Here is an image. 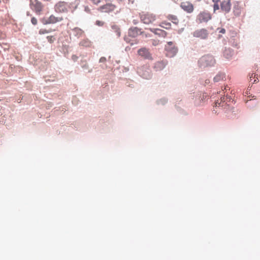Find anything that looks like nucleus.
Instances as JSON below:
<instances>
[{"label":"nucleus","mask_w":260,"mask_h":260,"mask_svg":"<svg viewBox=\"0 0 260 260\" xmlns=\"http://www.w3.org/2000/svg\"><path fill=\"white\" fill-rule=\"evenodd\" d=\"M31 7L37 13H40L42 11L43 8L41 3L38 2H36L35 4L32 3L31 4Z\"/></svg>","instance_id":"ddd939ff"},{"label":"nucleus","mask_w":260,"mask_h":260,"mask_svg":"<svg viewBox=\"0 0 260 260\" xmlns=\"http://www.w3.org/2000/svg\"><path fill=\"white\" fill-rule=\"evenodd\" d=\"M256 82V79H254V81H253V83Z\"/></svg>","instance_id":"f704fd0d"},{"label":"nucleus","mask_w":260,"mask_h":260,"mask_svg":"<svg viewBox=\"0 0 260 260\" xmlns=\"http://www.w3.org/2000/svg\"><path fill=\"white\" fill-rule=\"evenodd\" d=\"M129 3L131 4H134L135 0H128Z\"/></svg>","instance_id":"473e14b6"},{"label":"nucleus","mask_w":260,"mask_h":260,"mask_svg":"<svg viewBox=\"0 0 260 260\" xmlns=\"http://www.w3.org/2000/svg\"><path fill=\"white\" fill-rule=\"evenodd\" d=\"M223 55L225 58L229 59L232 55V51L230 49H225L224 51Z\"/></svg>","instance_id":"412c9836"},{"label":"nucleus","mask_w":260,"mask_h":260,"mask_svg":"<svg viewBox=\"0 0 260 260\" xmlns=\"http://www.w3.org/2000/svg\"><path fill=\"white\" fill-rule=\"evenodd\" d=\"M150 30L154 34L164 38H165L167 35L166 31L159 28H151Z\"/></svg>","instance_id":"4468645a"},{"label":"nucleus","mask_w":260,"mask_h":260,"mask_svg":"<svg viewBox=\"0 0 260 260\" xmlns=\"http://www.w3.org/2000/svg\"><path fill=\"white\" fill-rule=\"evenodd\" d=\"M167 18L168 20L171 21L173 23L175 24H177L178 23L179 20L176 16L173 15H169L167 16Z\"/></svg>","instance_id":"f3484780"},{"label":"nucleus","mask_w":260,"mask_h":260,"mask_svg":"<svg viewBox=\"0 0 260 260\" xmlns=\"http://www.w3.org/2000/svg\"><path fill=\"white\" fill-rule=\"evenodd\" d=\"M112 29L113 31L115 32L116 36L119 37L120 36V30L119 27L116 25H113L112 26Z\"/></svg>","instance_id":"6ab92c4d"},{"label":"nucleus","mask_w":260,"mask_h":260,"mask_svg":"<svg viewBox=\"0 0 260 260\" xmlns=\"http://www.w3.org/2000/svg\"><path fill=\"white\" fill-rule=\"evenodd\" d=\"M138 54L144 58L149 59L151 58V54L148 49L141 48L138 50Z\"/></svg>","instance_id":"f8f14e48"},{"label":"nucleus","mask_w":260,"mask_h":260,"mask_svg":"<svg viewBox=\"0 0 260 260\" xmlns=\"http://www.w3.org/2000/svg\"><path fill=\"white\" fill-rule=\"evenodd\" d=\"M255 74H254V73H252V74L251 75V76H250V78L251 79V78H253V79H254V78H255Z\"/></svg>","instance_id":"7c9ffc66"},{"label":"nucleus","mask_w":260,"mask_h":260,"mask_svg":"<svg viewBox=\"0 0 260 260\" xmlns=\"http://www.w3.org/2000/svg\"><path fill=\"white\" fill-rule=\"evenodd\" d=\"M241 7L240 6V2L237 1L234 4L233 12L236 15H239L241 13Z\"/></svg>","instance_id":"2eb2a0df"},{"label":"nucleus","mask_w":260,"mask_h":260,"mask_svg":"<svg viewBox=\"0 0 260 260\" xmlns=\"http://www.w3.org/2000/svg\"><path fill=\"white\" fill-rule=\"evenodd\" d=\"M220 7L222 12L225 14L229 13L231 9V0L222 1L220 3Z\"/></svg>","instance_id":"423d86ee"},{"label":"nucleus","mask_w":260,"mask_h":260,"mask_svg":"<svg viewBox=\"0 0 260 260\" xmlns=\"http://www.w3.org/2000/svg\"><path fill=\"white\" fill-rule=\"evenodd\" d=\"M93 4L98 5L102 0H89Z\"/></svg>","instance_id":"a878e982"},{"label":"nucleus","mask_w":260,"mask_h":260,"mask_svg":"<svg viewBox=\"0 0 260 260\" xmlns=\"http://www.w3.org/2000/svg\"><path fill=\"white\" fill-rule=\"evenodd\" d=\"M211 15L207 12H202L197 16V21L199 23L207 22L211 19Z\"/></svg>","instance_id":"39448f33"},{"label":"nucleus","mask_w":260,"mask_h":260,"mask_svg":"<svg viewBox=\"0 0 260 260\" xmlns=\"http://www.w3.org/2000/svg\"><path fill=\"white\" fill-rule=\"evenodd\" d=\"M225 80V74L223 73H219L214 78V81L215 82H218L220 81H223Z\"/></svg>","instance_id":"dca6fc26"},{"label":"nucleus","mask_w":260,"mask_h":260,"mask_svg":"<svg viewBox=\"0 0 260 260\" xmlns=\"http://www.w3.org/2000/svg\"><path fill=\"white\" fill-rule=\"evenodd\" d=\"M153 45H156V44L155 43V42H154V43H153Z\"/></svg>","instance_id":"e433bc0d"},{"label":"nucleus","mask_w":260,"mask_h":260,"mask_svg":"<svg viewBox=\"0 0 260 260\" xmlns=\"http://www.w3.org/2000/svg\"><path fill=\"white\" fill-rule=\"evenodd\" d=\"M215 63V60L213 57L209 55L202 56L199 60V66L203 68L213 66Z\"/></svg>","instance_id":"f257e3e1"},{"label":"nucleus","mask_w":260,"mask_h":260,"mask_svg":"<svg viewBox=\"0 0 260 260\" xmlns=\"http://www.w3.org/2000/svg\"><path fill=\"white\" fill-rule=\"evenodd\" d=\"M31 22L34 25H36L37 24L38 21L36 18L32 17L31 19Z\"/></svg>","instance_id":"bb28decb"},{"label":"nucleus","mask_w":260,"mask_h":260,"mask_svg":"<svg viewBox=\"0 0 260 260\" xmlns=\"http://www.w3.org/2000/svg\"><path fill=\"white\" fill-rule=\"evenodd\" d=\"M51 31L50 30H47L46 29H41L40 30H39V34L40 35H43V34H47V33H49Z\"/></svg>","instance_id":"5701e85b"},{"label":"nucleus","mask_w":260,"mask_h":260,"mask_svg":"<svg viewBox=\"0 0 260 260\" xmlns=\"http://www.w3.org/2000/svg\"><path fill=\"white\" fill-rule=\"evenodd\" d=\"M47 39L48 42H50V43H53L54 41V38L53 36H48L47 37Z\"/></svg>","instance_id":"393cba45"},{"label":"nucleus","mask_w":260,"mask_h":260,"mask_svg":"<svg viewBox=\"0 0 260 260\" xmlns=\"http://www.w3.org/2000/svg\"><path fill=\"white\" fill-rule=\"evenodd\" d=\"M2 2H5V0H0V5L1 4Z\"/></svg>","instance_id":"72a5a7b5"},{"label":"nucleus","mask_w":260,"mask_h":260,"mask_svg":"<svg viewBox=\"0 0 260 260\" xmlns=\"http://www.w3.org/2000/svg\"><path fill=\"white\" fill-rule=\"evenodd\" d=\"M181 7L184 11L188 13H191L193 10V6L192 4L188 2H184L181 3Z\"/></svg>","instance_id":"9d476101"},{"label":"nucleus","mask_w":260,"mask_h":260,"mask_svg":"<svg viewBox=\"0 0 260 260\" xmlns=\"http://www.w3.org/2000/svg\"><path fill=\"white\" fill-rule=\"evenodd\" d=\"M219 9V6L218 4V2H216L213 5V10L214 12H215L216 10H218Z\"/></svg>","instance_id":"b1692460"},{"label":"nucleus","mask_w":260,"mask_h":260,"mask_svg":"<svg viewBox=\"0 0 260 260\" xmlns=\"http://www.w3.org/2000/svg\"><path fill=\"white\" fill-rule=\"evenodd\" d=\"M96 24L99 26H102L104 24V22L100 21H96Z\"/></svg>","instance_id":"cd10ccee"},{"label":"nucleus","mask_w":260,"mask_h":260,"mask_svg":"<svg viewBox=\"0 0 260 260\" xmlns=\"http://www.w3.org/2000/svg\"><path fill=\"white\" fill-rule=\"evenodd\" d=\"M75 30L78 31L80 34H82L83 33V31H82V30L79 28H75Z\"/></svg>","instance_id":"c756f323"},{"label":"nucleus","mask_w":260,"mask_h":260,"mask_svg":"<svg viewBox=\"0 0 260 260\" xmlns=\"http://www.w3.org/2000/svg\"><path fill=\"white\" fill-rule=\"evenodd\" d=\"M63 20L62 17H55L51 15L47 19H43V22L44 24L55 23Z\"/></svg>","instance_id":"0eeeda50"},{"label":"nucleus","mask_w":260,"mask_h":260,"mask_svg":"<svg viewBox=\"0 0 260 260\" xmlns=\"http://www.w3.org/2000/svg\"><path fill=\"white\" fill-rule=\"evenodd\" d=\"M194 37L199 38L200 39H206L208 36L207 30L205 29H201L197 30L193 32Z\"/></svg>","instance_id":"6e6552de"},{"label":"nucleus","mask_w":260,"mask_h":260,"mask_svg":"<svg viewBox=\"0 0 260 260\" xmlns=\"http://www.w3.org/2000/svg\"><path fill=\"white\" fill-rule=\"evenodd\" d=\"M173 43L172 42H169L166 46V50L167 51V55L168 57H173L177 52V48L173 46Z\"/></svg>","instance_id":"20e7f679"},{"label":"nucleus","mask_w":260,"mask_h":260,"mask_svg":"<svg viewBox=\"0 0 260 260\" xmlns=\"http://www.w3.org/2000/svg\"><path fill=\"white\" fill-rule=\"evenodd\" d=\"M153 45H156V44L155 43V42H154V43H153Z\"/></svg>","instance_id":"c9c22d12"},{"label":"nucleus","mask_w":260,"mask_h":260,"mask_svg":"<svg viewBox=\"0 0 260 260\" xmlns=\"http://www.w3.org/2000/svg\"><path fill=\"white\" fill-rule=\"evenodd\" d=\"M225 97H222L220 99V102H219L218 101H217L215 105V107H223L224 106V105L226 104V103H225Z\"/></svg>","instance_id":"a211bd4d"},{"label":"nucleus","mask_w":260,"mask_h":260,"mask_svg":"<svg viewBox=\"0 0 260 260\" xmlns=\"http://www.w3.org/2000/svg\"><path fill=\"white\" fill-rule=\"evenodd\" d=\"M141 32H142L139 28L135 27L134 28H130L128 30V34L129 36L133 37V38H135L137 36H138L139 35L141 34Z\"/></svg>","instance_id":"9b49d317"},{"label":"nucleus","mask_w":260,"mask_h":260,"mask_svg":"<svg viewBox=\"0 0 260 260\" xmlns=\"http://www.w3.org/2000/svg\"><path fill=\"white\" fill-rule=\"evenodd\" d=\"M54 8L57 13H65L68 12L69 6L64 2H59L55 5Z\"/></svg>","instance_id":"7ed1b4c3"},{"label":"nucleus","mask_w":260,"mask_h":260,"mask_svg":"<svg viewBox=\"0 0 260 260\" xmlns=\"http://www.w3.org/2000/svg\"><path fill=\"white\" fill-rule=\"evenodd\" d=\"M115 9V6L110 3L107 4L100 7V11L105 13H109L113 11Z\"/></svg>","instance_id":"1a4fd4ad"},{"label":"nucleus","mask_w":260,"mask_h":260,"mask_svg":"<svg viewBox=\"0 0 260 260\" xmlns=\"http://www.w3.org/2000/svg\"><path fill=\"white\" fill-rule=\"evenodd\" d=\"M106 60V59L104 57H102L100 59V62H104Z\"/></svg>","instance_id":"c85d7f7f"},{"label":"nucleus","mask_w":260,"mask_h":260,"mask_svg":"<svg viewBox=\"0 0 260 260\" xmlns=\"http://www.w3.org/2000/svg\"><path fill=\"white\" fill-rule=\"evenodd\" d=\"M80 45L84 47H89L91 45V42L87 39L83 40L80 42Z\"/></svg>","instance_id":"aec40b11"},{"label":"nucleus","mask_w":260,"mask_h":260,"mask_svg":"<svg viewBox=\"0 0 260 260\" xmlns=\"http://www.w3.org/2000/svg\"><path fill=\"white\" fill-rule=\"evenodd\" d=\"M160 26L161 27H163V28H166V29H170L171 28V24L169 22H167L166 21H163V22H161V23L160 25Z\"/></svg>","instance_id":"4be33fe9"},{"label":"nucleus","mask_w":260,"mask_h":260,"mask_svg":"<svg viewBox=\"0 0 260 260\" xmlns=\"http://www.w3.org/2000/svg\"><path fill=\"white\" fill-rule=\"evenodd\" d=\"M143 78H146V79L149 78V77H150V76H149V75H148V76H145L144 75H143Z\"/></svg>","instance_id":"2f4dec72"},{"label":"nucleus","mask_w":260,"mask_h":260,"mask_svg":"<svg viewBox=\"0 0 260 260\" xmlns=\"http://www.w3.org/2000/svg\"><path fill=\"white\" fill-rule=\"evenodd\" d=\"M226 87H228L227 86H225V88H224V89L225 90H226Z\"/></svg>","instance_id":"4c0bfd02"},{"label":"nucleus","mask_w":260,"mask_h":260,"mask_svg":"<svg viewBox=\"0 0 260 260\" xmlns=\"http://www.w3.org/2000/svg\"><path fill=\"white\" fill-rule=\"evenodd\" d=\"M141 21L145 24H151L156 20V16L150 13H142L140 15Z\"/></svg>","instance_id":"f03ea898"}]
</instances>
